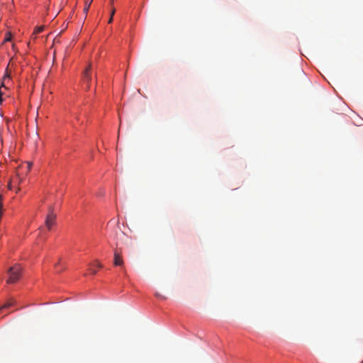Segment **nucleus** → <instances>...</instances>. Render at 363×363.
<instances>
[{
  "mask_svg": "<svg viewBox=\"0 0 363 363\" xmlns=\"http://www.w3.org/2000/svg\"><path fill=\"white\" fill-rule=\"evenodd\" d=\"M3 94H4L3 92L0 89V104H1V103L3 101V98H2Z\"/></svg>",
  "mask_w": 363,
  "mask_h": 363,
  "instance_id": "15",
  "label": "nucleus"
},
{
  "mask_svg": "<svg viewBox=\"0 0 363 363\" xmlns=\"http://www.w3.org/2000/svg\"><path fill=\"white\" fill-rule=\"evenodd\" d=\"M115 12H116V9H115V8H114V7H113V8L111 9V16H113V15L115 14Z\"/></svg>",
  "mask_w": 363,
  "mask_h": 363,
  "instance_id": "17",
  "label": "nucleus"
},
{
  "mask_svg": "<svg viewBox=\"0 0 363 363\" xmlns=\"http://www.w3.org/2000/svg\"><path fill=\"white\" fill-rule=\"evenodd\" d=\"M43 30H44L43 26H38V27L35 28L34 33L35 34L40 33L43 32Z\"/></svg>",
  "mask_w": 363,
  "mask_h": 363,
  "instance_id": "8",
  "label": "nucleus"
},
{
  "mask_svg": "<svg viewBox=\"0 0 363 363\" xmlns=\"http://www.w3.org/2000/svg\"><path fill=\"white\" fill-rule=\"evenodd\" d=\"M113 16H110V18H109V20H108V23H112V21H113Z\"/></svg>",
  "mask_w": 363,
  "mask_h": 363,
  "instance_id": "18",
  "label": "nucleus"
},
{
  "mask_svg": "<svg viewBox=\"0 0 363 363\" xmlns=\"http://www.w3.org/2000/svg\"><path fill=\"white\" fill-rule=\"evenodd\" d=\"M92 1H93V0H86L85 1V6H84V11L85 13L88 12Z\"/></svg>",
  "mask_w": 363,
  "mask_h": 363,
  "instance_id": "7",
  "label": "nucleus"
},
{
  "mask_svg": "<svg viewBox=\"0 0 363 363\" xmlns=\"http://www.w3.org/2000/svg\"><path fill=\"white\" fill-rule=\"evenodd\" d=\"M91 65L89 63L88 66L84 69L82 74V79L84 84H86V89L89 90L90 89V83L91 81Z\"/></svg>",
  "mask_w": 363,
  "mask_h": 363,
  "instance_id": "3",
  "label": "nucleus"
},
{
  "mask_svg": "<svg viewBox=\"0 0 363 363\" xmlns=\"http://www.w3.org/2000/svg\"><path fill=\"white\" fill-rule=\"evenodd\" d=\"M31 166H32V164L31 163H29L28 162L27 163V166H26V168H27V171H30V168H31Z\"/></svg>",
  "mask_w": 363,
  "mask_h": 363,
  "instance_id": "14",
  "label": "nucleus"
},
{
  "mask_svg": "<svg viewBox=\"0 0 363 363\" xmlns=\"http://www.w3.org/2000/svg\"><path fill=\"white\" fill-rule=\"evenodd\" d=\"M13 182L11 181V179H10V181L8 183V189H10V190H12L13 189Z\"/></svg>",
  "mask_w": 363,
  "mask_h": 363,
  "instance_id": "11",
  "label": "nucleus"
},
{
  "mask_svg": "<svg viewBox=\"0 0 363 363\" xmlns=\"http://www.w3.org/2000/svg\"><path fill=\"white\" fill-rule=\"evenodd\" d=\"M155 296H157V298H162V299L166 298L164 296L160 294L159 293H155Z\"/></svg>",
  "mask_w": 363,
  "mask_h": 363,
  "instance_id": "12",
  "label": "nucleus"
},
{
  "mask_svg": "<svg viewBox=\"0 0 363 363\" xmlns=\"http://www.w3.org/2000/svg\"><path fill=\"white\" fill-rule=\"evenodd\" d=\"M11 40L10 35L5 38V41H9Z\"/></svg>",
  "mask_w": 363,
  "mask_h": 363,
  "instance_id": "19",
  "label": "nucleus"
},
{
  "mask_svg": "<svg viewBox=\"0 0 363 363\" xmlns=\"http://www.w3.org/2000/svg\"><path fill=\"white\" fill-rule=\"evenodd\" d=\"M56 223V214L54 213V207L50 206L48 213L45 220V225L48 230L52 229V227Z\"/></svg>",
  "mask_w": 363,
  "mask_h": 363,
  "instance_id": "2",
  "label": "nucleus"
},
{
  "mask_svg": "<svg viewBox=\"0 0 363 363\" xmlns=\"http://www.w3.org/2000/svg\"><path fill=\"white\" fill-rule=\"evenodd\" d=\"M11 79L10 74L6 71V73L5 74L4 77V82H6L7 81H9Z\"/></svg>",
  "mask_w": 363,
  "mask_h": 363,
  "instance_id": "9",
  "label": "nucleus"
},
{
  "mask_svg": "<svg viewBox=\"0 0 363 363\" xmlns=\"http://www.w3.org/2000/svg\"><path fill=\"white\" fill-rule=\"evenodd\" d=\"M94 264H95L96 267H97L99 268H101L102 267V265L99 262H97V261H96Z\"/></svg>",
  "mask_w": 363,
  "mask_h": 363,
  "instance_id": "16",
  "label": "nucleus"
},
{
  "mask_svg": "<svg viewBox=\"0 0 363 363\" xmlns=\"http://www.w3.org/2000/svg\"><path fill=\"white\" fill-rule=\"evenodd\" d=\"M15 303V300L10 299L1 308V311H4L6 308H8L11 306H12Z\"/></svg>",
  "mask_w": 363,
  "mask_h": 363,
  "instance_id": "5",
  "label": "nucleus"
},
{
  "mask_svg": "<svg viewBox=\"0 0 363 363\" xmlns=\"http://www.w3.org/2000/svg\"><path fill=\"white\" fill-rule=\"evenodd\" d=\"M89 271L92 274H95L96 273V270L92 267H90Z\"/></svg>",
  "mask_w": 363,
  "mask_h": 363,
  "instance_id": "13",
  "label": "nucleus"
},
{
  "mask_svg": "<svg viewBox=\"0 0 363 363\" xmlns=\"http://www.w3.org/2000/svg\"><path fill=\"white\" fill-rule=\"evenodd\" d=\"M60 267V263L56 264L55 266V267L56 269V272L57 273L62 272L64 269L63 267Z\"/></svg>",
  "mask_w": 363,
  "mask_h": 363,
  "instance_id": "10",
  "label": "nucleus"
},
{
  "mask_svg": "<svg viewBox=\"0 0 363 363\" xmlns=\"http://www.w3.org/2000/svg\"><path fill=\"white\" fill-rule=\"evenodd\" d=\"M11 181L13 182V183L14 184L18 185L21 182L22 178L20 177L19 174L17 172L16 177H13V179H11Z\"/></svg>",
  "mask_w": 363,
  "mask_h": 363,
  "instance_id": "6",
  "label": "nucleus"
},
{
  "mask_svg": "<svg viewBox=\"0 0 363 363\" xmlns=\"http://www.w3.org/2000/svg\"><path fill=\"white\" fill-rule=\"evenodd\" d=\"M114 0H110V4L112 6L113 4Z\"/></svg>",
  "mask_w": 363,
  "mask_h": 363,
  "instance_id": "20",
  "label": "nucleus"
},
{
  "mask_svg": "<svg viewBox=\"0 0 363 363\" xmlns=\"http://www.w3.org/2000/svg\"><path fill=\"white\" fill-rule=\"evenodd\" d=\"M21 267L17 264L10 267L7 272L9 274V279H7L6 283L11 284L17 282L21 278Z\"/></svg>",
  "mask_w": 363,
  "mask_h": 363,
  "instance_id": "1",
  "label": "nucleus"
},
{
  "mask_svg": "<svg viewBox=\"0 0 363 363\" xmlns=\"http://www.w3.org/2000/svg\"><path fill=\"white\" fill-rule=\"evenodd\" d=\"M113 264L115 266H122L123 264L121 252H118V250L114 252Z\"/></svg>",
  "mask_w": 363,
  "mask_h": 363,
  "instance_id": "4",
  "label": "nucleus"
}]
</instances>
